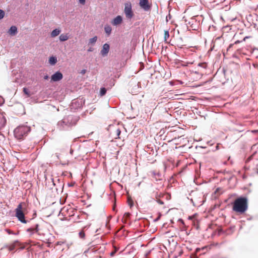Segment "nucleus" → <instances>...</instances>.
I'll list each match as a JSON object with an SVG mask.
<instances>
[{
  "mask_svg": "<svg viewBox=\"0 0 258 258\" xmlns=\"http://www.w3.org/2000/svg\"><path fill=\"white\" fill-rule=\"evenodd\" d=\"M86 70H82L81 73L82 74H85L86 73Z\"/></svg>",
  "mask_w": 258,
  "mask_h": 258,
  "instance_id": "nucleus-31",
  "label": "nucleus"
},
{
  "mask_svg": "<svg viewBox=\"0 0 258 258\" xmlns=\"http://www.w3.org/2000/svg\"><path fill=\"white\" fill-rule=\"evenodd\" d=\"M51 179V182H52V184H53V186H54V185H55V184H54V182H53V179Z\"/></svg>",
  "mask_w": 258,
  "mask_h": 258,
  "instance_id": "nucleus-34",
  "label": "nucleus"
},
{
  "mask_svg": "<svg viewBox=\"0 0 258 258\" xmlns=\"http://www.w3.org/2000/svg\"><path fill=\"white\" fill-rule=\"evenodd\" d=\"M61 32V30L59 29H55L51 32V37H55L58 36Z\"/></svg>",
  "mask_w": 258,
  "mask_h": 258,
  "instance_id": "nucleus-11",
  "label": "nucleus"
},
{
  "mask_svg": "<svg viewBox=\"0 0 258 258\" xmlns=\"http://www.w3.org/2000/svg\"><path fill=\"white\" fill-rule=\"evenodd\" d=\"M4 102V99L3 98L0 96V105H2Z\"/></svg>",
  "mask_w": 258,
  "mask_h": 258,
  "instance_id": "nucleus-29",
  "label": "nucleus"
},
{
  "mask_svg": "<svg viewBox=\"0 0 258 258\" xmlns=\"http://www.w3.org/2000/svg\"><path fill=\"white\" fill-rule=\"evenodd\" d=\"M130 215H131L130 213H125L124 214V217L126 219H127V218L130 217Z\"/></svg>",
  "mask_w": 258,
  "mask_h": 258,
  "instance_id": "nucleus-24",
  "label": "nucleus"
},
{
  "mask_svg": "<svg viewBox=\"0 0 258 258\" xmlns=\"http://www.w3.org/2000/svg\"><path fill=\"white\" fill-rule=\"evenodd\" d=\"M5 16V12L0 9V20L2 19Z\"/></svg>",
  "mask_w": 258,
  "mask_h": 258,
  "instance_id": "nucleus-20",
  "label": "nucleus"
},
{
  "mask_svg": "<svg viewBox=\"0 0 258 258\" xmlns=\"http://www.w3.org/2000/svg\"><path fill=\"white\" fill-rule=\"evenodd\" d=\"M97 37L96 36L93 37V38L89 39V44L93 45V44H95L96 43V42L97 41Z\"/></svg>",
  "mask_w": 258,
  "mask_h": 258,
  "instance_id": "nucleus-15",
  "label": "nucleus"
},
{
  "mask_svg": "<svg viewBox=\"0 0 258 258\" xmlns=\"http://www.w3.org/2000/svg\"><path fill=\"white\" fill-rule=\"evenodd\" d=\"M23 91L25 95H26L28 97L30 96L31 94L30 93L29 91L28 90V89L27 88H24L23 89Z\"/></svg>",
  "mask_w": 258,
  "mask_h": 258,
  "instance_id": "nucleus-17",
  "label": "nucleus"
},
{
  "mask_svg": "<svg viewBox=\"0 0 258 258\" xmlns=\"http://www.w3.org/2000/svg\"><path fill=\"white\" fill-rule=\"evenodd\" d=\"M17 28L15 26H13L9 30L8 33L11 35H15L17 34Z\"/></svg>",
  "mask_w": 258,
  "mask_h": 258,
  "instance_id": "nucleus-9",
  "label": "nucleus"
},
{
  "mask_svg": "<svg viewBox=\"0 0 258 258\" xmlns=\"http://www.w3.org/2000/svg\"><path fill=\"white\" fill-rule=\"evenodd\" d=\"M248 207V199L245 197H240L236 199L232 203V210L237 214H243Z\"/></svg>",
  "mask_w": 258,
  "mask_h": 258,
  "instance_id": "nucleus-1",
  "label": "nucleus"
},
{
  "mask_svg": "<svg viewBox=\"0 0 258 258\" xmlns=\"http://www.w3.org/2000/svg\"><path fill=\"white\" fill-rule=\"evenodd\" d=\"M80 4L82 5H85L86 0H79Z\"/></svg>",
  "mask_w": 258,
  "mask_h": 258,
  "instance_id": "nucleus-27",
  "label": "nucleus"
},
{
  "mask_svg": "<svg viewBox=\"0 0 258 258\" xmlns=\"http://www.w3.org/2000/svg\"><path fill=\"white\" fill-rule=\"evenodd\" d=\"M30 127L27 125H20L14 130V136L19 140H23L30 132Z\"/></svg>",
  "mask_w": 258,
  "mask_h": 258,
  "instance_id": "nucleus-3",
  "label": "nucleus"
},
{
  "mask_svg": "<svg viewBox=\"0 0 258 258\" xmlns=\"http://www.w3.org/2000/svg\"><path fill=\"white\" fill-rule=\"evenodd\" d=\"M120 133H121V131H120V129L117 128V129L115 130L114 131L113 133H112L113 136L114 137V139L120 138L119 135H120Z\"/></svg>",
  "mask_w": 258,
  "mask_h": 258,
  "instance_id": "nucleus-12",
  "label": "nucleus"
},
{
  "mask_svg": "<svg viewBox=\"0 0 258 258\" xmlns=\"http://www.w3.org/2000/svg\"><path fill=\"white\" fill-rule=\"evenodd\" d=\"M64 210V208H63V209L61 210V211H63Z\"/></svg>",
  "mask_w": 258,
  "mask_h": 258,
  "instance_id": "nucleus-35",
  "label": "nucleus"
},
{
  "mask_svg": "<svg viewBox=\"0 0 258 258\" xmlns=\"http://www.w3.org/2000/svg\"><path fill=\"white\" fill-rule=\"evenodd\" d=\"M106 93V90L105 88H102L100 89V93L101 96L104 95Z\"/></svg>",
  "mask_w": 258,
  "mask_h": 258,
  "instance_id": "nucleus-19",
  "label": "nucleus"
},
{
  "mask_svg": "<svg viewBox=\"0 0 258 258\" xmlns=\"http://www.w3.org/2000/svg\"><path fill=\"white\" fill-rule=\"evenodd\" d=\"M27 205L25 202L20 203L15 209V216L22 223H26L25 219V212L26 211Z\"/></svg>",
  "mask_w": 258,
  "mask_h": 258,
  "instance_id": "nucleus-2",
  "label": "nucleus"
},
{
  "mask_svg": "<svg viewBox=\"0 0 258 258\" xmlns=\"http://www.w3.org/2000/svg\"><path fill=\"white\" fill-rule=\"evenodd\" d=\"M27 231L28 232H31L32 234V233H34V232L35 231L34 229H33V228H28V229L27 230Z\"/></svg>",
  "mask_w": 258,
  "mask_h": 258,
  "instance_id": "nucleus-25",
  "label": "nucleus"
},
{
  "mask_svg": "<svg viewBox=\"0 0 258 258\" xmlns=\"http://www.w3.org/2000/svg\"><path fill=\"white\" fill-rule=\"evenodd\" d=\"M115 252H116V250H115L114 251L111 252V253H110V255H111V256L114 255V253H115Z\"/></svg>",
  "mask_w": 258,
  "mask_h": 258,
  "instance_id": "nucleus-33",
  "label": "nucleus"
},
{
  "mask_svg": "<svg viewBox=\"0 0 258 258\" xmlns=\"http://www.w3.org/2000/svg\"><path fill=\"white\" fill-rule=\"evenodd\" d=\"M139 6L145 11L149 12L151 11L152 4L148 0H139Z\"/></svg>",
  "mask_w": 258,
  "mask_h": 258,
  "instance_id": "nucleus-5",
  "label": "nucleus"
},
{
  "mask_svg": "<svg viewBox=\"0 0 258 258\" xmlns=\"http://www.w3.org/2000/svg\"><path fill=\"white\" fill-rule=\"evenodd\" d=\"M6 232L9 234H15V233H14V232L13 231H12V230H10V229H6Z\"/></svg>",
  "mask_w": 258,
  "mask_h": 258,
  "instance_id": "nucleus-22",
  "label": "nucleus"
},
{
  "mask_svg": "<svg viewBox=\"0 0 258 258\" xmlns=\"http://www.w3.org/2000/svg\"><path fill=\"white\" fill-rule=\"evenodd\" d=\"M124 13L126 18L131 19L133 18L134 14L132 10V4L130 2L125 3Z\"/></svg>",
  "mask_w": 258,
  "mask_h": 258,
  "instance_id": "nucleus-4",
  "label": "nucleus"
},
{
  "mask_svg": "<svg viewBox=\"0 0 258 258\" xmlns=\"http://www.w3.org/2000/svg\"><path fill=\"white\" fill-rule=\"evenodd\" d=\"M110 46L108 44L105 43L103 45L102 48L101 50L100 53L103 56H105L109 52Z\"/></svg>",
  "mask_w": 258,
  "mask_h": 258,
  "instance_id": "nucleus-7",
  "label": "nucleus"
},
{
  "mask_svg": "<svg viewBox=\"0 0 258 258\" xmlns=\"http://www.w3.org/2000/svg\"><path fill=\"white\" fill-rule=\"evenodd\" d=\"M62 78V74L60 72H57L51 76V81L52 82H57L61 80Z\"/></svg>",
  "mask_w": 258,
  "mask_h": 258,
  "instance_id": "nucleus-6",
  "label": "nucleus"
},
{
  "mask_svg": "<svg viewBox=\"0 0 258 258\" xmlns=\"http://www.w3.org/2000/svg\"><path fill=\"white\" fill-rule=\"evenodd\" d=\"M122 22V18L120 16H117L115 18H114L112 21L111 24L114 26H117L120 25Z\"/></svg>",
  "mask_w": 258,
  "mask_h": 258,
  "instance_id": "nucleus-8",
  "label": "nucleus"
},
{
  "mask_svg": "<svg viewBox=\"0 0 258 258\" xmlns=\"http://www.w3.org/2000/svg\"><path fill=\"white\" fill-rule=\"evenodd\" d=\"M49 63L51 65H54L57 62V58L55 56H51L49 58Z\"/></svg>",
  "mask_w": 258,
  "mask_h": 258,
  "instance_id": "nucleus-14",
  "label": "nucleus"
},
{
  "mask_svg": "<svg viewBox=\"0 0 258 258\" xmlns=\"http://www.w3.org/2000/svg\"><path fill=\"white\" fill-rule=\"evenodd\" d=\"M34 230H35V232H38V231H39V229H38V225L37 224L35 226V227L34 228Z\"/></svg>",
  "mask_w": 258,
  "mask_h": 258,
  "instance_id": "nucleus-26",
  "label": "nucleus"
},
{
  "mask_svg": "<svg viewBox=\"0 0 258 258\" xmlns=\"http://www.w3.org/2000/svg\"><path fill=\"white\" fill-rule=\"evenodd\" d=\"M48 78H49V77H48V75H46V76H45L44 77V80H48Z\"/></svg>",
  "mask_w": 258,
  "mask_h": 258,
  "instance_id": "nucleus-32",
  "label": "nucleus"
},
{
  "mask_svg": "<svg viewBox=\"0 0 258 258\" xmlns=\"http://www.w3.org/2000/svg\"><path fill=\"white\" fill-rule=\"evenodd\" d=\"M79 236L81 238H84L85 236V234L84 231H81L79 232Z\"/></svg>",
  "mask_w": 258,
  "mask_h": 258,
  "instance_id": "nucleus-21",
  "label": "nucleus"
},
{
  "mask_svg": "<svg viewBox=\"0 0 258 258\" xmlns=\"http://www.w3.org/2000/svg\"><path fill=\"white\" fill-rule=\"evenodd\" d=\"M199 65L202 66L205 68H206L207 67V64L206 63H200Z\"/></svg>",
  "mask_w": 258,
  "mask_h": 258,
  "instance_id": "nucleus-28",
  "label": "nucleus"
},
{
  "mask_svg": "<svg viewBox=\"0 0 258 258\" xmlns=\"http://www.w3.org/2000/svg\"><path fill=\"white\" fill-rule=\"evenodd\" d=\"M93 50V48H92V47H90L88 49V51L89 52H91V51H92Z\"/></svg>",
  "mask_w": 258,
  "mask_h": 258,
  "instance_id": "nucleus-30",
  "label": "nucleus"
},
{
  "mask_svg": "<svg viewBox=\"0 0 258 258\" xmlns=\"http://www.w3.org/2000/svg\"><path fill=\"white\" fill-rule=\"evenodd\" d=\"M69 39V35L68 33L61 34L59 37V39L61 42L66 41L68 40Z\"/></svg>",
  "mask_w": 258,
  "mask_h": 258,
  "instance_id": "nucleus-10",
  "label": "nucleus"
},
{
  "mask_svg": "<svg viewBox=\"0 0 258 258\" xmlns=\"http://www.w3.org/2000/svg\"><path fill=\"white\" fill-rule=\"evenodd\" d=\"M18 242L17 241H15L14 243L11 244L9 247V250L10 251H12V250H13L15 248V246H16V243Z\"/></svg>",
  "mask_w": 258,
  "mask_h": 258,
  "instance_id": "nucleus-18",
  "label": "nucleus"
},
{
  "mask_svg": "<svg viewBox=\"0 0 258 258\" xmlns=\"http://www.w3.org/2000/svg\"><path fill=\"white\" fill-rule=\"evenodd\" d=\"M169 38V34L168 30H165L164 31V39L165 42H167L168 39Z\"/></svg>",
  "mask_w": 258,
  "mask_h": 258,
  "instance_id": "nucleus-16",
  "label": "nucleus"
},
{
  "mask_svg": "<svg viewBox=\"0 0 258 258\" xmlns=\"http://www.w3.org/2000/svg\"><path fill=\"white\" fill-rule=\"evenodd\" d=\"M128 205H130V206L131 207L133 206V202L132 200H130L128 199Z\"/></svg>",
  "mask_w": 258,
  "mask_h": 258,
  "instance_id": "nucleus-23",
  "label": "nucleus"
},
{
  "mask_svg": "<svg viewBox=\"0 0 258 258\" xmlns=\"http://www.w3.org/2000/svg\"><path fill=\"white\" fill-rule=\"evenodd\" d=\"M104 30L106 34L109 36L111 33L112 28L109 25H106L104 27Z\"/></svg>",
  "mask_w": 258,
  "mask_h": 258,
  "instance_id": "nucleus-13",
  "label": "nucleus"
}]
</instances>
